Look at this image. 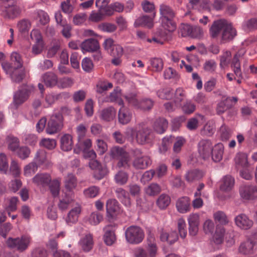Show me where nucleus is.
I'll return each mask as SVG.
<instances>
[{
	"label": "nucleus",
	"mask_w": 257,
	"mask_h": 257,
	"mask_svg": "<svg viewBox=\"0 0 257 257\" xmlns=\"http://www.w3.org/2000/svg\"><path fill=\"white\" fill-rule=\"evenodd\" d=\"M160 22L164 30L158 29L156 31L152 41L163 44L167 39V36L170 32L174 31L176 29V24L174 21L175 13L169 6L162 4L160 6ZM149 42L152 40H148Z\"/></svg>",
	"instance_id": "f257e3e1"
},
{
	"label": "nucleus",
	"mask_w": 257,
	"mask_h": 257,
	"mask_svg": "<svg viewBox=\"0 0 257 257\" xmlns=\"http://www.w3.org/2000/svg\"><path fill=\"white\" fill-rule=\"evenodd\" d=\"M11 60L12 63L7 61L2 62V68L10 76L12 81L20 82L25 75V70L21 69L23 66L22 56L17 52H13L11 55Z\"/></svg>",
	"instance_id": "f03ea898"
},
{
	"label": "nucleus",
	"mask_w": 257,
	"mask_h": 257,
	"mask_svg": "<svg viewBox=\"0 0 257 257\" xmlns=\"http://www.w3.org/2000/svg\"><path fill=\"white\" fill-rule=\"evenodd\" d=\"M2 16L6 19H14L18 17L21 9L15 0H3Z\"/></svg>",
	"instance_id": "7ed1b4c3"
},
{
	"label": "nucleus",
	"mask_w": 257,
	"mask_h": 257,
	"mask_svg": "<svg viewBox=\"0 0 257 257\" xmlns=\"http://www.w3.org/2000/svg\"><path fill=\"white\" fill-rule=\"evenodd\" d=\"M132 153L134 158L132 165L136 169L144 170L152 164L151 158L148 156L143 155V152L140 149H134Z\"/></svg>",
	"instance_id": "20e7f679"
},
{
	"label": "nucleus",
	"mask_w": 257,
	"mask_h": 257,
	"mask_svg": "<svg viewBox=\"0 0 257 257\" xmlns=\"http://www.w3.org/2000/svg\"><path fill=\"white\" fill-rule=\"evenodd\" d=\"M144 232L141 228L137 226H131L125 231L126 241L132 244H137L142 242L144 238Z\"/></svg>",
	"instance_id": "39448f33"
},
{
	"label": "nucleus",
	"mask_w": 257,
	"mask_h": 257,
	"mask_svg": "<svg viewBox=\"0 0 257 257\" xmlns=\"http://www.w3.org/2000/svg\"><path fill=\"white\" fill-rule=\"evenodd\" d=\"M63 126V115L60 112H55L51 116L46 127V132L49 135L55 134L60 132Z\"/></svg>",
	"instance_id": "423d86ee"
},
{
	"label": "nucleus",
	"mask_w": 257,
	"mask_h": 257,
	"mask_svg": "<svg viewBox=\"0 0 257 257\" xmlns=\"http://www.w3.org/2000/svg\"><path fill=\"white\" fill-rule=\"evenodd\" d=\"M30 241L31 238L30 236L23 235L20 238H9L7 241V243L9 247L16 248L18 250L22 252L27 249Z\"/></svg>",
	"instance_id": "0eeeda50"
},
{
	"label": "nucleus",
	"mask_w": 257,
	"mask_h": 257,
	"mask_svg": "<svg viewBox=\"0 0 257 257\" xmlns=\"http://www.w3.org/2000/svg\"><path fill=\"white\" fill-rule=\"evenodd\" d=\"M128 104L135 108H146V106L143 105V103H147V107H150L152 105L151 99L144 98L142 100L138 99L137 95L135 93H129L123 95Z\"/></svg>",
	"instance_id": "6e6552de"
},
{
	"label": "nucleus",
	"mask_w": 257,
	"mask_h": 257,
	"mask_svg": "<svg viewBox=\"0 0 257 257\" xmlns=\"http://www.w3.org/2000/svg\"><path fill=\"white\" fill-rule=\"evenodd\" d=\"M256 250L257 234L242 242L239 247V252L244 254H252Z\"/></svg>",
	"instance_id": "1a4fd4ad"
},
{
	"label": "nucleus",
	"mask_w": 257,
	"mask_h": 257,
	"mask_svg": "<svg viewBox=\"0 0 257 257\" xmlns=\"http://www.w3.org/2000/svg\"><path fill=\"white\" fill-rule=\"evenodd\" d=\"M154 139V133L151 128L143 126L138 131L136 134L137 142L141 145L149 143Z\"/></svg>",
	"instance_id": "9d476101"
},
{
	"label": "nucleus",
	"mask_w": 257,
	"mask_h": 257,
	"mask_svg": "<svg viewBox=\"0 0 257 257\" xmlns=\"http://www.w3.org/2000/svg\"><path fill=\"white\" fill-rule=\"evenodd\" d=\"M213 144L210 140L202 139L198 144V151L200 156L203 159L209 158L211 154Z\"/></svg>",
	"instance_id": "9b49d317"
},
{
	"label": "nucleus",
	"mask_w": 257,
	"mask_h": 257,
	"mask_svg": "<svg viewBox=\"0 0 257 257\" xmlns=\"http://www.w3.org/2000/svg\"><path fill=\"white\" fill-rule=\"evenodd\" d=\"M239 193L241 197L244 199H255L257 198V187L250 185H243L240 187Z\"/></svg>",
	"instance_id": "f8f14e48"
},
{
	"label": "nucleus",
	"mask_w": 257,
	"mask_h": 257,
	"mask_svg": "<svg viewBox=\"0 0 257 257\" xmlns=\"http://www.w3.org/2000/svg\"><path fill=\"white\" fill-rule=\"evenodd\" d=\"M29 95V89L26 86L21 89H19L15 93L13 98V103L16 108H18L20 105L27 100Z\"/></svg>",
	"instance_id": "ddd939ff"
},
{
	"label": "nucleus",
	"mask_w": 257,
	"mask_h": 257,
	"mask_svg": "<svg viewBox=\"0 0 257 257\" xmlns=\"http://www.w3.org/2000/svg\"><path fill=\"white\" fill-rule=\"evenodd\" d=\"M227 21L219 20L214 21L209 29L210 36L212 38H216L224 30Z\"/></svg>",
	"instance_id": "4468645a"
},
{
	"label": "nucleus",
	"mask_w": 257,
	"mask_h": 257,
	"mask_svg": "<svg viewBox=\"0 0 257 257\" xmlns=\"http://www.w3.org/2000/svg\"><path fill=\"white\" fill-rule=\"evenodd\" d=\"M156 17V13H154L152 16H149L143 15L136 20L134 23L135 27H144L148 28H152L154 26V19Z\"/></svg>",
	"instance_id": "2eb2a0df"
},
{
	"label": "nucleus",
	"mask_w": 257,
	"mask_h": 257,
	"mask_svg": "<svg viewBox=\"0 0 257 257\" xmlns=\"http://www.w3.org/2000/svg\"><path fill=\"white\" fill-rule=\"evenodd\" d=\"M234 222L237 227L245 230L249 229L253 225V221L244 214L236 216Z\"/></svg>",
	"instance_id": "dca6fc26"
},
{
	"label": "nucleus",
	"mask_w": 257,
	"mask_h": 257,
	"mask_svg": "<svg viewBox=\"0 0 257 257\" xmlns=\"http://www.w3.org/2000/svg\"><path fill=\"white\" fill-rule=\"evenodd\" d=\"M176 207L178 211L181 213H186L189 212L191 209V201L187 196L179 198L176 203Z\"/></svg>",
	"instance_id": "f3484780"
},
{
	"label": "nucleus",
	"mask_w": 257,
	"mask_h": 257,
	"mask_svg": "<svg viewBox=\"0 0 257 257\" xmlns=\"http://www.w3.org/2000/svg\"><path fill=\"white\" fill-rule=\"evenodd\" d=\"M121 106L118 113V121L122 124H126L132 119V112L128 108L124 106V104Z\"/></svg>",
	"instance_id": "a211bd4d"
},
{
	"label": "nucleus",
	"mask_w": 257,
	"mask_h": 257,
	"mask_svg": "<svg viewBox=\"0 0 257 257\" xmlns=\"http://www.w3.org/2000/svg\"><path fill=\"white\" fill-rule=\"evenodd\" d=\"M80 47L83 53H85V52H94L99 49L98 42L92 38L85 40L81 43Z\"/></svg>",
	"instance_id": "6ab92c4d"
},
{
	"label": "nucleus",
	"mask_w": 257,
	"mask_h": 257,
	"mask_svg": "<svg viewBox=\"0 0 257 257\" xmlns=\"http://www.w3.org/2000/svg\"><path fill=\"white\" fill-rule=\"evenodd\" d=\"M219 189L224 192L231 191L234 185V179L230 175L224 176L220 181Z\"/></svg>",
	"instance_id": "aec40b11"
},
{
	"label": "nucleus",
	"mask_w": 257,
	"mask_h": 257,
	"mask_svg": "<svg viewBox=\"0 0 257 257\" xmlns=\"http://www.w3.org/2000/svg\"><path fill=\"white\" fill-rule=\"evenodd\" d=\"M224 30L221 33V40L223 42L232 40L236 35V31L232 25L227 22Z\"/></svg>",
	"instance_id": "412c9836"
},
{
	"label": "nucleus",
	"mask_w": 257,
	"mask_h": 257,
	"mask_svg": "<svg viewBox=\"0 0 257 257\" xmlns=\"http://www.w3.org/2000/svg\"><path fill=\"white\" fill-rule=\"evenodd\" d=\"M121 90L119 88H116L105 98L104 101L115 102L119 105H123L124 102L121 98Z\"/></svg>",
	"instance_id": "4be33fe9"
},
{
	"label": "nucleus",
	"mask_w": 257,
	"mask_h": 257,
	"mask_svg": "<svg viewBox=\"0 0 257 257\" xmlns=\"http://www.w3.org/2000/svg\"><path fill=\"white\" fill-rule=\"evenodd\" d=\"M72 193L63 192L62 197L59 200L58 207L61 210H64L68 208L69 206L73 201Z\"/></svg>",
	"instance_id": "5701e85b"
},
{
	"label": "nucleus",
	"mask_w": 257,
	"mask_h": 257,
	"mask_svg": "<svg viewBox=\"0 0 257 257\" xmlns=\"http://www.w3.org/2000/svg\"><path fill=\"white\" fill-rule=\"evenodd\" d=\"M81 211V209L80 205L77 204L76 206L73 208L68 213L66 218V223L69 225L76 223L78 220Z\"/></svg>",
	"instance_id": "b1692460"
},
{
	"label": "nucleus",
	"mask_w": 257,
	"mask_h": 257,
	"mask_svg": "<svg viewBox=\"0 0 257 257\" xmlns=\"http://www.w3.org/2000/svg\"><path fill=\"white\" fill-rule=\"evenodd\" d=\"M106 207L107 214L111 217L119 212V203L115 199H108L106 202Z\"/></svg>",
	"instance_id": "393cba45"
},
{
	"label": "nucleus",
	"mask_w": 257,
	"mask_h": 257,
	"mask_svg": "<svg viewBox=\"0 0 257 257\" xmlns=\"http://www.w3.org/2000/svg\"><path fill=\"white\" fill-rule=\"evenodd\" d=\"M51 181L49 174L46 173L37 174L33 178V182L38 186H47Z\"/></svg>",
	"instance_id": "a878e982"
},
{
	"label": "nucleus",
	"mask_w": 257,
	"mask_h": 257,
	"mask_svg": "<svg viewBox=\"0 0 257 257\" xmlns=\"http://www.w3.org/2000/svg\"><path fill=\"white\" fill-rule=\"evenodd\" d=\"M240 55L236 53L233 57L231 62V67L234 74L238 78L242 77V72L241 70V65L239 61Z\"/></svg>",
	"instance_id": "bb28decb"
},
{
	"label": "nucleus",
	"mask_w": 257,
	"mask_h": 257,
	"mask_svg": "<svg viewBox=\"0 0 257 257\" xmlns=\"http://www.w3.org/2000/svg\"><path fill=\"white\" fill-rule=\"evenodd\" d=\"M168 125V121L164 118H159L154 123L153 128L159 134H162L166 131Z\"/></svg>",
	"instance_id": "cd10ccee"
},
{
	"label": "nucleus",
	"mask_w": 257,
	"mask_h": 257,
	"mask_svg": "<svg viewBox=\"0 0 257 257\" xmlns=\"http://www.w3.org/2000/svg\"><path fill=\"white\" fill-rule=\"evenodd\" d=\"M103 239L107 245H111L115 242L116 236L111 226H108L105 228Z\"/></svg>",
	"instance_id": "c85d7f7f"
},
{
	"label": "nucleus",
	"mask_w": 257,
	"mask_h": 257,
	"mask_svg": "<svg viewBox=\"0 0 257 257\" xmlns=\"http://www.w3.org/2000/svg\"><path fill=\"white\" fill-rule=\"evenodd\" d=\"M43 82L47 87H52L58 84V77L56 74L52 72H47L42 77Z\"/></svg>",
	"instance_id": "c756f323"
},
{
	"label": "nucleus",
	"mask_w": 257,
	"mask_h": 257,
	"mask_svg": "<svg viewBox=\"0 0 257 257\" xmlns=\"http://www.w3.org/2000/svg\"><path fill=\"white\" fill-rule=\"evenodd\" d=\"M115 192L117 197L122 204L126 206H130L131 205V203L129 194L124 189L121 188H117L116 189Z\"/></svg>",
	"instance_id": "7c9ffc66"
},
{
	"label": "nucleus",
	"mask_w": 257,
	"mask_h": 257,
	"mask_svg": "<svg viewBox=\"0 0 257 257\" xmlns=\"http://www.w3.org/2000/svg\"><path fill=\"white\" fill-rule=\"evenodd\" d=\"M225 232V230L224 227L219 225H217L213 236V240L215 244H220L223 242Z\"/></svg>",
	"instance_id": "2f4dec72"
},
{
	"label": "nucleus",
	"mask_w": 257,
	"mask_h": 257,
	"mask_svg": "<svg viewBox=\"0 0 257 257\" xmlns=\"http://www.w3.org/2000/svg\"><path fill=\"white\" fill-rule=\"evenodd\" d=\"M33 162L37 164L38 167L47 164L48 161L46 152L43 150L38 151Z\"/></svg>",
	"instance_id": "473e14b6"
},
{
	"label": "nucleus",
	"mask_w": 257,
	"mask_h": 257,
	"mask_svg": "<svg viewBox=\"0 0 257 257\" xmlns=\"http://www.w3.org/2000/svg\"><path fill=\"white\" fill-rule=\"evenodd\" d=\"M72 137L69 134L63 136L61 139V148L64 151H70L72 148Z\"/></svg>",
	"instance_id": "72a5a7b5"
},
{
	"label": "nucleus",
	"mask_w": 257,
	"mask_h": 257,
	"mask_svg": "<svg viewBox=\"0 0 257 257\" xmlns=\"http://www.w3.org/2000/svg\"><path fill=\"white\" fill-rule=\"evenodd\" d=\"M212 158L215 162H218L222 160L223 154V146L221 144H218L212 148Z\"/></svg>",
	"instance_id": "f704fd0d"
},
{
	"label": "nucleus",
	"mask_w": 257,
	"mask_h": 257,
	"mask_svg": "<svg viewBox=\"0 0 257 257\" xmlns=\"http://www.w3.org/2000/svg\"><path fill=\"white\" fill-rule=\"evenodd\" d=\"M76 186L77 179L75 176L72 174H68L65 180V188L69 193H72Z\"/></svg>",
	"instance_id": "c9c22d12"
},
{
	"label": "nucleus",
	"mask_w": 257,
	"mask_h": 257,
	"mask_svg": "<svg viewBox=\"0 0 257 257\" xmlns=\"http://www.w3.org/2000/svg\"><path fill=\"white\" fill-rule=\"evenodd\" d=\"M80 244L85 251H89L93 246V238L90 234H87L80 240Z\"/></svg>",
	"instance_id": "e433bc0d"
},
{
	"label": "nucleus",
	"mask_w": 257,
	"mask_h": 257,
	"mask_svg": "<svg viewBox=\"0 0 257 257\" xmlns=\"http://www.w3.org/2000/svg\"><path fill=\"white\" fill-rule=\"evenodd\" d=\"M116 110L112 106L103 109L101 113V118L106 121H111L116 115Z\"/></svg>",
	"instance_id": "4c0bfd02"
},
{
	"label": "nucleus",
	"mask_w": 257,
	"mask_h": 257,
	"mask_svg": "<svg viewBox=\"0 0 257 257\" xmlns=\"http://www.w3.org/2000/svg\"><path fill=\"white\" fill-rule=\"evenodd\" d=\"M203 176V173L198 170L189 171L185 175V179L188 182H192L201 179Z\"/></svg>",
	"instance_id": "58836bf2"
},
{
	"label": "nucleus",
	"mask_w": 257,
	"mask_h": 257,
	"mask_svg": "<svg viewBox=\"0 0 257 257\" xmlns=\"http://www.w3.org/2000/svg\"><path fill=\"white\" fill-rule=\"evenodd\" d=\"M219 66L221 68H224L227 66L230 63L231 53L229 50H224L222 52V54L219 56Z\"/></svg>",
	"instance_id": "ea45409f"
},
{
	"label": "nucleus",
	"mask_w": 257,
	"mask_h": 257,
	"mask_svg": "<svg viewBox=\"0 0 257 257\" xmlns=\"http://www.w3.org/2000/svg\"><path fill=\"white\" fill-rule=\"evenodd\" d=\"M6 143L9 150L15 152L19 147L20 141L19 139L13 135H9L6 138Z\"/></svg>",
	"instance_id": "a19ab883"
},
{
	"label": "nucleus",
	"mask_w": 257,
	"mask_h": 257,
	"mask_svg": "<svg viewBox=\"0 0 257 257\" xmlns=\"http://www.w3.org/2000/svg\"><path fill=\"white\" fill-rule=\"evenodd\" d=\"M77 145L79 149L78 150L75 149L74 150V153L76 154L79 153L80 151L84 152L89 150L92 147V141L90 139L81 140L78 141Z\"/></svg>",
	"instance_id": "79ce46f5"
},
{
	"label": "nucleus",
	"mask_w": 257,
	"mask_h": 257,
	"mask_svg": "<svg viewBox=\"0 0 257 257\" xmlns=\"http://www.w3.org/2000/svg\"><path fill=\"white\" fill-rule=\"evenodd\" d=\"M155 238L153 236L150 235L148 238V257H155L157 253V247L156 244L154 242Z\"/></svg>",
	"instance_id": "37998d69"
},
{
	"label": "nucleus",
	"mask_w": 257,
	"mask_h": 257,
	"mask_svg": "<svg viewBox=\"0 0 257 257\" xmlns=\"http://www.w3.org/2000/svg\"><path fill=\"white\" fill-rule=\"evenodd\" d=\"M128 179V174L124 171H119L114 176L115 182L120 185L125 184Z\"/></svg>",
	"instance_id": "c03bdc74"
},
{
	"label": "nucleus",
	"mask_w": 257,
	"mask_h": 257,
	"mask_svg": "<svg viewBox=\"0 0 257 257\" xmlns=\"http://www.w3.org/2000/svg\"><path fill=\"white\" fill-rule=\"evenodd\" d=\"M215 132V126L211 121H208L200 131L202 136L211 137Z\"/></svg>",
	"instance_id": "a18cd8bd"
},
{
	"label": "nucleus",
	"mask_w": 257,
	"mask_h": 257,
	"mask_svg": "<svg viewBox=\"0 0 257 257\" xmlns=\"http://www.w3.org/2000/svg\"><path fill=\"white\" fill-rule=\"evenodd\" d=\"M146 193L149 196H155L161 191L160 186L157 183H153L145 188Z\"/></svg>",
	"instance_id": "49530a36"
},
{
	"label": "nucleus",
	"mask_w": 257,
	"mask_h": 257,
	"mask_svg": "<svg viewBox=\"0 0 257 257\" xmlns=\"http://www.w3.org/2000/svg\"><path fill=\"white\" fill-rule=\"evenodd\" d=\"M213 217L216 222H218L223 225L227 224L229 223V220L225 213L221 211H218L214 213Z\"/></svg>",
	"instance_id": "de8ad7c7"
},
{
	"label": "nucleus",
	"mask_w": 257,
	"mask_h": 257,
	"mask_svg": "<svg viewBox=\"0 0 257 257\" xmlns=\"http://www.w3.org/2000/svg\"><path fill=\"white\" fill-rule=\"evenodd\" d=\"M234 162L236 166L242 168L245 167L248 164L247 157L243 153L237 154L234 158Z\"/></svg>",
	"instance_id": "09e8293b"
},
{
	"label": "nucleus",
	"mask_w": 257,
	"mask_h": 257,
	"mask_svg": "<svg viewBox=\"0 0 257 257\" xmlns=\"http://www.w3.org/2000/svg\"><path fill=\"white\" fill-rule=\"evenodd\" d=\"M117 167L119 168H129L130 167V157L128 153L124 154L122 156L118 159Z\"/></svg>",
	"instance_id": "8fccbe9b"
},
{
	"label": "nucleus",
	"mask_w": 257,
	"mask_h": 257,
	"mask_svg": "<svg viewBox=\"0 0 257 257\" xmlns=\"http://www.w3.org/2000/svg\"><path fill=\"white\" fill-rule=\"evenodd\" d=\"M150 63L152 70L154 71H160L163 68V62L160 58H152L150 60Z\"/></svg>",
	"instance_id": "3c124183"
},
{
	"label": "nucleus",
	"mask_w": 257,
	"mask_h": 257,
	"mask_svg": "<svg viewBox=\"0 0 257 257\" xmlns=\"http://www.w3.org/2000/svg\"><path fill=\"white\" fill-rule=\"evenodd\" d=\"M170 197L166 194H163L158 198L157 204L159 208L165 209L170 204Z\"/></svg>",
	"instance_id": "603ef678"
},
{
	"label": "nucleus",
	"mask_w": 257,
	"mask_h": 257,
	"mask_svg": "<svg viewBox=\"0 0 257 257\" xmlns=\"http://www.w3.org/2000/svg\"><path fill=\"white\" fill-rule=\"evenodd\" d=\"M177 227L179 233L181 238H184L187 235L186 224L183 218H179L177 221Z\"/></svg>",
	"instance_id": "864d4df0"
},
{
	"label": "nucleus",
	"mask_w": 257,
	"mask_h": 257,
	"mask_svg": "<svg viewBox=\"0 0 257 257\" xmlns=\"http://www.w3.org/2000/svg\"><path fill=\"white\" fill-rule=\"evenodd\" d=\"M185 97L184 90L182 88L176 89L174 95V102L177 106L180 105L181 102Z\"/></svg>",
	"instance_id": "5fc2aeb1"
},
{
	"label": "nucleus",
	"mask_w": 257,
	"mask_h": 257,
	"mask_svg": "<svg viewBox=\"0 0 257 257\" xmlns=\"http://www.w3.org/2000/svg\"><path fill=\"white\" fill-rule=\"evenodd\" d=\"M38 165L33 162L26 165L24 169V174L26 177H30L33 175L38 170Z\"/></svg>",
	"instance_id": "6e6d98bb"
},
{
	"label": "nucleus",
	"mask_w": 257,
	"mask_h": 257,
	"mask_svg": "<svg viewBox=\"0 0 257 257\" xmlns=\"http://www.w3.org/2000/svg\"><path fill=\"white\" fill-rule=\"evenodd\" d=\"M49 186L51 193L53 197L58 196L60 189V183L58 180H54L51 181Z\"/></svg>",
	"instance_id": "4d7b16f0"
},
{
	"label": "nucleus",
	"mask_w": 257,
	"mask_h": 257,
	"mask_svg": "<svg viewBox=\"0 0 257 257\" xmlns=\"http://www.w3.org/2000/svg\"><path fill=\"white\" fill-rule=\"evenodd\" d=\"M84 194L88 198H94L99 193V188L98 187L92 186L84 190Z\"/></svg>",
	"instance_id": "13d9d810"
},
{
	"label": "nucleus",
	"mask_w": 257,
	"mask_h": 257,
	"mask_svg": "<svg viewBox=\"0 0 257 257\" xmlns=\"http://www.w3.org/2000/svg\"><path fill=\"white\" fill-rule=\"evenodd\" d=\"M127 152L122 148L114 146L110 150V156L113 159H118Z\"/></svg>",
	"instance_id": "bf43d9fd"
},
{
	"label": "nucleus",
	"mask_w": 257,
	"mask_h": 257,
	"mask_svg": "<svg viewBox=\"0 0 257 257\" xmlns=\"http://www.w3.org/2000/svg\"><path fill=\"white\" fill-rule=\"evenodd\" d=\"M173 93L170 88H163L157 92L158 96L161 99H169L173 97Z\"/></svg>",
	"instance_id": "052dcab7"
},
{
	"label": "nucleus",
	"mask_w": 257,
	"mask_h": 257,
	"mask_svg": "<svg viewBox=\"0 0 257 257\" xmlns=\"http://www.w3.org/2000/svg\"><path fill=\"white\" fill-rule=\"evenodd\" d=\"M98 28L102 32L111 33L116 30V27L114 24L109 23H103L98 26Z\"/></svg>",
	"instance_id": "680f3d73"
},
{
	"label": "nucleus",
	"mask_w": 257,
	"mask_h": 257,
	"mask_svg": "<svg viewBox=\"0 0 257 257\" xmlns=\"http://www.w3.org/2000/svg\"><path fill=\"white\" fill-rule=\"evenodd\" d=\"M230 98H226L218 103L216 107V112L218 114L223 113L229 107L228 103Z\"/></svg>",
	"instance_id": "e2e57ef3"
},
{
	"label": "nucleus",
	"mask_w": 257,
	"mask_h": 257,
	"mask_svg": "<svg viewBox=\"0 0 257 257\" xmlns=\"http://www.w3.org/2000/svg\"><path fill=\"white\" fill-rule=\"evenodd\" d=\"M103 219L102 215L98 212H93L91 213L89 218V223L93 225H96L99 223Z\"/></svg>",
	"instance_id": "0e129e2a"
},
{
	"label": "nucleus",
	"mask_w": 257,
	"mask_h": 257,
	"mask_svg": "<svg viewBox=\"0 0 257 257\" xmlns=\"http://www.w3.org/2000/svg\"><path fill=\"white\" fill-rule=\"evenodd\" d=\"M217 67V64L216 62L212 59L207 60L203 64L204 70L209 73L214 72Z\"/></svg>",
	"instance_id": "69168bd1"
},
{
	"label": "nucleus",
	"mask_w": 257,
	"mask_h": 257,
	"mask_svg": "<svg viewBox=\"0 0 257 257\" xmlns=\"http://www.w3.org/2000/svg\"><path fill=\"white\" fill-rule=\"evenodd\" d=\"M220 134L221 139L226 141L231 137V131L227 126L222 125L220 128Z\"/></svg>",
	"instance_id": "338daca9"
},
{
	"label": "nucleus",
	"mask_w": 257,
	"mask_h": 257,
	"mask_svg": "<svg viewBox=\"0 0 257 257\" xmlns=\"http://www.w3.org/2000/svg\"><path fill=\"white\" fill-rule=\"evenodd\" d=\"M182 108L185 113L190 114L195 110L196 106L194 103L187 100L184 103Z\"/></svg>",
	"instance_id": "774afa93"
}]
</instances>
